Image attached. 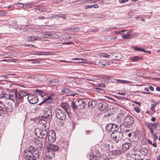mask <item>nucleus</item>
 <instances>
[{"instance_id":"f257e3e1","label":"nucleus","mask_w":160,"mask_h":160,"mask_svg":"<svg viewBox=\"0 0 160 160\" xmlns=\"http://www.w3.org/2000/svg\"><path fill=\"white\" fill-rule=\"evenodd\" d=\"M36 92H38L41 96L43 97V100L42 103H45L48 104V107L51 108H53L54 106L52 105L51 104L52 103V99L55 94L54 93H48L46 94H42V91L38 89H37L35 90Z\"/></svg>"},{"instance_id":"f03ea898","label":"nucleus","mask_w":160,"mask_h":160,"mask_svg":"<svg viewBox=\"0 0 160 160\" xmlns=\"http://www.w3.org/2000/svg\"><path fill=\"white\" fill-rule=\"evenodd\" d=\"M71 106L73 110L77 109H82L86 108V103L84 99H79L72 101Z\"/></svg>"},{"instance_id":"7ed1b4c3","label":"nucleus","mask_w":160,"mask_h":160,"mask_svg":"<svg viewBox=\"0 0 160 160\" xmlns=\"http://www.w3.org/2000/svg\"><path fill=\"white\" fill-rule=\"evenodd\" d=\"M111 137L112 138L113 143H117L122 139L123 134L122 132L119 131L115 132L111 134Z\"/></svg>"},{"instance_id":"20e7f679","label":"nucleus","mask_w":160,"mask_h":160,"mask_svg":"<svg viewBox=\"0 0 160 160\" xmlns=\"http://www.w3.org/2000/svg\"><path fill=\"white\" fill-rule=\"evenodd\" d=\"M67 112L64 110L60 108L57 109L56 110V115L59 119L64 120L67 117Z\"/></svg>"},{"instance_id":"39448f33","label":"nucleus","mask_w":160,"mask_h":160,"mask_svg":"<svg viewBox=\"0 0 160 160\" xmlns=\"http://www.w3.org/2000/svg\"><path fill=\"white\" fill-rule=\"evenodd\" d=\"M48 136L47 131L46 130L40 131L39 132L38 137L42 140H43V143H45Z\"/></svg>"},{"instance_id":"423d86ee","label":"nucleus","mask_w":160,"mask_h":160,"mask_svg":"<svg viewBox=\"0 0 160 160\" xmlns=\"http://www.w3.org/2000/svg\"><path fill=\"white\" fill-rule=\"evenodd\" d=\"M27 99L30 103L34 104L38 102V98L35 95H29Z\"/></svg>"},{"instance_id":"0eeeda50","label":"nucleus","mask_w":160,"mask_h":160,"mask_svg":"<svg viewBox=\"0 0 160 160\" xmlns=\"http://www.w3.org/2000/svg\"><path fill=\"white\" fill-rule=\"evenodd\" d=\"M43 114L44 116H43L47 118L50 119L52 117V110L48 108H45Z\"/></svg>"},{"instance_id":"6e6552de","label":"nucleus","mask_w":160,"mask_h":160,"mask_svg":"<svg viewBox=\"0 0 160 160\" xmlns=\"http://www.w3.org/2000/svg\"><path fill=\"white\" fill-rule=\"evenodd\" d=\"M24 156L25 159L28 160H37L34 158V155L32 152L29 151H26L25 152Z\"/></svg>"},{"instance_id":"1a4fd4ad","label":"nucleus","mask_w":160,"mask_h":160,"mask_svg":"<svg viewBox=\"0 0 160 160\" xmlns=\"http://www.w3.org/2000/svg\"><path fill=\"white\" fill-rule=\"evenodd\" d=\"M157 124L155 122L152 123L146 122L145 123V126L150 130V132H153L154 129H155L157 128Z\"/></svg>"},{"instance_id":"9d476101","label":"nucleus","mask_w":160,"mask_h":160,"mask_svg":"<svg viewBox=\"0 0 160 160\" xmlns=\"http://www.w3.org/2000/svg\"><path fill=\"white\" fill-rule=\"evenodd\" d=\"M121 151L119 150L110 151L108 153L109 157L112 159L115 158L118 155L120 154Z\"/></svg>"},{"instance_id":"9b49d317","label":"nucleus","mask_w":160,"mask_h":160,"mask_svg":"<svg viewBox=\"0 0 160 160\" xmlns=\"http://www.w3.org/2000/svg\"><path fill=\"white\" fill-rule=\"evenodd\" d=\"M34 142L37 146L38 149L40 150H42L44 145L45 143H43V140L42 141L38 139H35L34 140Z\"/></svg>"},{"instance_id":"f8f14e48","label":"nucleus","mask_w":160,"mask_h":160,"mask_svg":"<svg viewBox=\"0 0 160 160\" xmlns=\"http://www.w3.org/2000/svg\"><path fill=\"white\" fill-rule=\"evenodd\" d=\"M124 122L128 125L132 124L134 122L133 118L130 115L126 116L124 119Z\"/></svg>"},{"instance_id":"ddd939ff","label":"nucleus","mask_w":160,"mask_h":160,"mask_svg":"<svg viewBox=\"0 0 160 160\" xmlns=\"http://www.w3.org/2000/svg\"><path fill=\"white\" fill-rule=\"evenodd\" d=\"M132 140L133 141L136 142L138 141L141 137V132L138 131L132 132Z\"/></svg>"},{"instance_id":"4468645a","label":"nucleus","mask_w":160,"mask_h":160,"mask_svg":"<svg viewBox=\"0 0 160 160\" xmlns=\"http://www.w3.org/2000/svg\"><path fill=\"white\" fill-rule=\"evenodd\" d=\"M18 99L20 101L19 102H23V98L28 95V93L23 91H20L18 92Z\"/></svg>"},{"instance_id":"2eb2a0df","label":"nucleus","mask_w":160,"mask_h":160,"mask_svg":"<svg viewBox=\"0 0 160 160\" xmlns=\"http://www.w3.org/2000/svg\"><path fill=\"white\" fill-rule=\"evenodd\" d=\"M99 109L101 111H104L106 110L108 107V103L104 102H102L99 103L98 105Z\"/></svg>"},{"instance_id":"dca6fc26","label":"nucleus","mask_w":160,"mask_h":160,"mask_svg":"<svg viewBox=\"0 0 160 160\" xmlns=\"http://www.w3.org/2000/svg\"><path fill=\"white\" fill-rule=\"evenodd\" d=\"M41 38H50L53 36V35L51 33L49 32H44L39 33Z\"/></svg>"},{"instance_id":"f3484780","label":"nucleus","mask_w":160,"mask_h":160,"mask_svg":"<svg viewBox=\"0 0 160 160\" xmlns=\"http://www.w3.org/2000/svg\"><path fill=\"white\" fill-rule=\"evenodd\" d=\"M47 148L50 151L55 152L57 151L59 149V148L57 145L50 144L48 146Z\"/></svg>"},{"instance_id":"a211bd4d","label":"nucleus","mask_w":160,"mask_h":160,"mask_svg":"<svg viewBox=\"0 0 160 160\" xmlns=\"http://www.w3.org/2000/svg\"><path fill=\"white\" fill-rule=\"evenodd\" d=\"M60 106L67 113H68L69 111V105L66 103L63 102L62 103Z\"/></svg>"},{"instance_id":"6ab92c4d","label":"nucleus","mask_w":160,"mask_h":160,"mask_svg":"<svg viewBox=\"0 0 160 160\" xmlns=\"http://www.w3.org/2000/svg\"><path fill=\"white\" fill-rule=\"evenodd\" d=\"M36 76H36L35 80L36 81L43 82L46 79V77L44 75L36 74Z\"/></svg>"},{"instance_id":"aec40b11","label":"nucleus","mask_w":160,"mask_h":160,"mask_svg":"<svg viewBox=\"0 0 160 160\" xmlns=\"http://www.w3.org/2000/svg\"><path fill=\"white\" fill-rule=\"evenodd\" d=\"M16 86V85L14 84H12L10 85V88H8V90L12 93H17V88L15 87Z\"/></svg>"},{"instance_id":"412c9836","label":"nucleus","mask_w":160,"mask_h":160,"mask_svg":"<svg viewBox=\"0 0 160 160\" xmlns=\"http://www.w3.org/2000/svg\"><path fill=\"white\" fill-rule=\"evenodd\" d=\"M10 96V99L11 100L14 102H18V100H19L18 93L16 94H11Z\"/></svg>"},{"instance_id":"4be33fe9","label":"nucleus","mask_w":160,"mask_h":160,"mask_svg":"<svg viewBox=\"0 0 160 160\" xmlns=\"http://www.w3.org/2000/svg\"><path fill=\"white\" fill-rule=\"evenodd\" d=\"M53 133H52L51 135H49L48 137V140L51 143L54 142L56 140V137L54 132Z\"/></svg>"},{"instance_id":"5701e85b","label":"nucleus","mask_w":160,"mask_h":160,"mask_svg":"<svg viewBox=\"0 0 160 160\" xmlns=\"http://www.w3.org/2000/svg\"><path fill=\"white\" fill-rule=\"evenodd\" d=\"M40 29H32L28 28H23V31L24 32L27 31L28 32H31L32 34L34 33V32H39Z\"/></svg>"},{"instance_id":"b1692460","label":"nucleus","mask_w":160,"mask_h":160,"mask_svg":"<svg viewBox=\"0 0 160 160\" xmlns=\"http://www.w3.org/2000/svg\"><path fill=\"white\" fill-rule=\"evenodd\" d=\"M132 145V143L131 142L125 143L123 144L122 148L124 151H126L129 149Z\"/></svg>"},{"instance_id":"393cba45","label":"nucleus","mask_w":160,"mask_h":160,"mask_svg":"<svg viewBox=\"0 0 160 160\" xmlns=\"http://www.w3.org/2000/svg\"><path fill=\"white\" fill-rule=\"evenodd\" d=\"M109 65L108 62L105 59L101 60L99 63L98 65L100 67H103L104 66Z\"/></svg>"},{"instance_id":"a878e982","label":"nucleus","mask_w":160,"mask_h":160,"mask_svg":"<svg viewBox=\"0 0 160 160\" xmlns=\"http://www.w3.org/2000/svg\"><path fill=\"white\" fill-rule=\"evenodd\" d=\"M59 81L58 79L56 78L50 81L48 83L53 86H56L59 84Z\"/></svg>"},{"instance_id":"bb28decb","label":"nucleus","mask_w":160,"mask_h":160,"mask_svg":"<svg viewBox=\"0 0 160 160\" xmlns=\"http://www.w3.org/2000/svg\"><path fill=\"white\" fill-rule=\"evenodd\" d=\"M101 147L102 149L106 151H109L110 150V144H108L105 143L102 145L101 146Z\"/></svg>"},{"instance_id":"cd10ccee","label":"nucleus","mask_w":160,"mask_h":160,"mask_svg":"<svg viewBox=\"0 0 160 160\" xmlns=\"http://www.w3.org/2000/svg\"><path fill=\"white\" fill-rule=\"evenodd\" d=\"M117 109L116 108H110L107 111L108 116H110L115 114L116 112Z\"/></svg>"},{"instance_id":"c85d7f7f","label":"nucleus","mask_w":160,"mask_h":160,"mask_svg":"<svg viewBox=\"0 0 160 160\" xmlns=\"http://www.w3.org/2000/svg\"><path fill=\"white\" fill-rule=\"evenodd\" d=\"M130 157L135 160H139L140 159V156L137 153L131 154Z\"/></svg>"},{"instance_id":"c756f323","label":"nucleus","mask_w":160,"mask_h":160,"mask_svg":"<svg viewBox=\"0 0 160 160\" xmlns=\"http://www.w3.org/2000/svg\"><path fill=\"white\" fill-rule=\"evenodd\" d=\"M97 104V102L95 101H90L88 103V106L92 108H94Z\"/></svg>"},{"instance_id":"7c9ffc66","label":"nucleus","mask_w":160,"mask_h":160,"mask_svg":"<svg viewBox=\"0 0 160 160\" xmlns=\"http://www.w3.org/2000/svg\"><path fill=\"white\" fill-rule=\"evenodd\" d=\"M140 152L141 154L145 155L148 153V150L147 148L144 147L141 149Z\"/></svg>"},{"instance_id":"2f4dec72","label":"nucleus","mask_w":160,"mask_h":160,"mask_svg":"<svg viewBox=\"0 0 160 160\" xmlns=\"http://www.w3.org/2000/svg\"><path fill=\"white\" fill-rule=\"evenodd\" d=\"M46 118L42 116L41 119L39 121V123H41L42 125L44 126L45 127V126L44 125L46 124L47 121L46 120L44 119Z\"/></svg>"},{"instance_id":"473e14b6","label":"nucleus","mask_w":160,"mask_h":160,"mask_svg":"<svg viewBox=\"0 0 160 160\" xmlns=\"http://www.w3.org/2000/svg\"><path fill=\"white\" fill-rule=\"evenodd\" d=\"M112 133L115 132H118L117 131L118 129V126L116 124H112Z\"/></svg>"},{"instance_id":"72a5a7b5","label":"nucleus","mask_w":160,"mask_h":160,"mask_svg":"<svg viewBox=\"0 0 160 160\" xmlns=\"http://www.w3.org/2000/svg\"><path fill=\"white\" fill-rule=\"evenodd\" d=\"M6 112H11L13 110V108L11 105H8L7 106H5Z\"/></svg>"},{"instance_id":"f704fd0d","label":"nucleus","mask_w":160,"mask_h":160,"mask_svg":"<svg viewBox=\"0 0 160 160\" xmlns=\"http://www.w3.org/2000/svg\"><path fill=\"white\" fill-rule=\"evenodd\" d=\"M142 59V58L138 56H134L130 58V60L133 62L139 61L140 59Z\"/></svg>"},{"instance_id":"c9c22d12","label":"nucleus","mask_w":160,"mask_h":160,"mask_svg":"<svg viewBox=\"0 0 160 160\" xmlns=\"http://www.w3.org/2000/svg\"><path fill=\"white\" fill-rule=\"evenodd\" d=\"M112 124L110 123L107 125L106 126V129L107 131H108L109 132H112Z\"/></svg>"},{"instance_id":"e433bc0d","label":"nucleus","mask_w":160,"mask_h":160,"mask_svg":"<svg viewBox=\"0 0 160 160\" xmlns=\"http://www.w3.org/2000/svg\"><path fill=\"white\" fill-rule=\"evenodd\" d=\"M132 32V31L129 32H128L126 34L123 35H122L123 38L124 39H128L131 38L132 36L129 34V33Z\"/></svg>"},{"instance_id":"4c0bfd02","label":"nucleus","mask_w":160,"mask_h":160,"mask_svg":"<svg viewBox=\"0 0 160 160\" xmlns=\"http://www.w3.org/2000/svg\"><path fill=\"white\" fill-rule=\"evenodd\" d=\"M33 154L34 155V158L36 159L38 158L39 155V152L38 151V150L36 149L33 152Z\"/></svg>"},{"instance_id":"58836bf2","label":"nucleus","mask_w":160,"mask_h":160,"mask_svg":"<svg viewBox=\"0 0 160 160\" xmlns=\"http://www.w3.org/2000/svg\"><path fill=\"white\" fill-rule=\"evenodd\" d=\"M10 94H8L7 93H3L2 94H1L0 95V97L1 98H2L3 97L6 99H10Z\"/></svg>"},{"instance_id":"ea45409f","label":"nucleus","mask_w":160,"mask_h":160,"mask_svg":"<svg viewBox=\"0 0 160 160\" xmlns=\"http://www.w3.org/2000/svg\"><path fill=\"white\" fill-rule=\"evenodd\" d=\"M133 48L136 51H140L141 52H146V50L143 48H141L137 47H133Z\"/></svg>"},{"instance_id":"a19ab883","label":"nucleus","mask_w":160,"mask_h":160,"mask_svg":"<svg viewBox=\"0 0 160 160\" xmlns=\"http://www.w3.org/2000/svg\"><path fill=\"white\" fill-rule=\"evenodd\" d=\"M70 91V89L68 88H65L62 90V92L64 94H67Z\"/></svg>"},{"instance_id":"79ce46f5","label":"nucleus","mask_w":160,"mask_h":160,"mask_svg":"<svg viewBox=\"0 0 160 160\" xmlns=\"http://www.w3.org/2000/svg\"><path fill=\"white\" fill-rule=\"evenodd\" d=\"M6 113V111L3 107L0 106V116Z\"/></svg>"},{"instance_id":"37998d69","label":"nucleus","mask_w":160,"mask_h":160,"mask_svg":"<svg viewBox=\"0 0 160 160\" xmlns=\"http://www.w3.org/2000/svg\"><path fill=\"white\" fill-rule=\"evenodd\" d=\"M150 133H151L153 137L154 140V141H156V139H157L158 138V135L157 134L154 132V131H153V132H151Z\"/></svg>"},{"instance_id":"c03bdc74","label":"nucleus","mask_w":160,"mask_h":160,"mask_svg":"<svg viewBox=\"0 0 160 160\" xmlns=\"http://www.w3.org/2000/svg\"><path fill=\"white\" fill-rule=\"evenodd\" d=\"M27 40L28 41L33 42L37 40V39L36 38H33L32 37L29 36Z\"/></svg>"},{"instance_id":"a18cd8bd","label":"nucleus","mask_w":160,"mask_h":160,"mask_svg":"<svg viewBox=\"0 0 160 160\" xmlns=\"http://www.w3.org/2000/svg\"><path fill=\"white\" fill-rule=\"evenodd\" d=\"M36 76V74H30L29 76H27V78L34 79L35 80Z\"/></svg>"},{"instance_id":"49530a36","label":"nucleus","mask_w":160,"mask_h":160,"mask_svg":"<svg viewBox=\"0 0 160 160\" xmlns=\"http://www.w3.org/2000/svg\"><path fill=\"white\" fill-rule=\"evenodd\" d=\"M42 52H32V54L33 55H41L43 54H42Z\"/></svg>"},{"instance_id":"de8ad7c7","label":"nucleus","mask_w":160,"mask_h":160,"mask_svg":"<svg viewBox=\"0 0 160 160\" xmlns=\"http://www.w3.org/2000/svg\"><path fill=\"white\" fill-rule=\"evenodd\" d=\"M101 56L103 58H108L110 57V55L108 54L105 53H102L101 54Z\"/></svg>"},{"instance_id":"09e8293b","label":"nucleus","mask_w":160,"mask_h":160,"mask_svg":"<svg viewBox=\"0 0 160 160\" xmlns=\"http://www.w3.org/2000/svg\"><path fill=\"white\" fill-rule=\"evenodd\" d=\"M28 149H30L29 152H32L33 153V152L36 149L34 147L31 146L29 147Z\"/></svg>"},{"instance_id":"8fccbe9b","label":"nucleus","mask_w":160,"mask_h":160,"mask_svg":"<svg viewBox=\"0 0 160 160\" xmlns=\"http://www.w3.org/2000/svg\"><path fill=\"white\" fill-rule=\"evenodd\" d=\"M8 58V61L10 60V61H12L13 62H16V61H18L17 59L15 60H13L12 59V58L11 57H4L3 58Z\"/></svg>"},{"instance_id":"3c124183","label":"nucleus","mask_w":160,"mask_h":160,"mask_svg":"<svg viewBox=\"0 0 160 160\" xmlns=\"http://www.w3.org/2000/svg\"><path fill=\"white\" fill-rule=\"evenodd\" d=\"M157 105V103H154L152 104L151 105V110L152 111H153L154 109L155 108V107L156 106V105Z\"/></svg>"},{"instance_id":"603ef678","label":"nucleus","mask_w":160,"mask_h":160,"mask_svg":"<svg viewBox=\"0 0 160 160\" xmlns=\"http://www.w3.org/2000/svg\"><path fill=\"white\" fill-rule=\"evenodd\" d=\"M116 55L117 54L116 53L115 54ZM117 56H116V59H119L121 58H122V56L119 53H117Z\"/></svg>"},{"instance_id":"864d4df0","label":"nucleus","mask_w":160,"mask_h":160,"mask_svg":"<svg viewBox=\"0 0 160 160\" xmlns=\"http://www.w3.org/2000/svg\"><path fill=\"white\" fill-rule=\"evenodd\" d=\"M93 8V5H86L85 6V9H87L88 8Z\"/></svg>"},{"instance_id":"5fc2aeb1","label":"nucleus","mask_w":160,"mask_h":160,"mask_svg":"<svg viewBox=\"0 0 160 160\" xmlns=\"http://www.w3.org/2000/svg\"><path fill=\"white\" fill-rule=\"evenodd\" d=\"M134 110L137 113H139L140 111V110L138 107H135L134 108Z\"/></svg>"},{"instance_id":"6e6d98bb","label":"nucleus","mask_w":160,"mask_h":160,"mask_svg":"<svg viewBox=\"0 0 160 160\" xmlns=\"http://www.w3.org/2000/svg\"><path fill=\"white\" fill-rule=\"evenodd\" d=\"M97 86L99 87H105V84L103 83L98 84Z\"/></svg>"},{"instance_id":"4d7b16f0","label":"nucleus","mask_w":160,"mask_h":160,"mask_svg":"<svg viewBox=\"0 0 160 160\" xmlns=\"http://www.w3.org/2000/svg\"><path fill=\"white\" fill-rule=\"evenodd\" d=\"M80 28L78 27H76L74 28V31L75 32H78L80 30Z\"/></svg>"},{"instance_id":"13d9d810","label":"nucleus","mask_w":160,"mask_h":160,"mask_svg":"<svg viewBox=\"0 0 160 160\" xmlns=\"http://www.w3.org/2000/svg\"><path fill=\"white\" fill-rule=\"evenodd\" d=\"M106 39L108 41H111L112 40L111 36H107L106 37Z\"/></svg>"},{"instance_id":"bf43d9fd","label":"nucleus","mask_w":160,"mask_h":160,"mask_svg":"<svg viewBox=\"0 0 160 160\" xmlns=\"http://www.w3.org/2000/svg\"><path fill=\"white\" fill-rule=\"evenodd\" d=\"M129 0H119V2L120 3H123L128 1Z\"/></svg>"},{"instance_id":"052dcab7","label":"nucleus","mask_w":160,"mask_h":160,"mask_svg":"<svg viewBox=\"0 0 160 160\" xmlns=\"http://www.w3.org/2000/svg\"><path fill=\"white\" fill-rule=\"evenodd\" d=\"M126 94V92H118V95H124Z\"/></svg>"},{"instance_id":"680f3d73","label":"nucleus","mask_w":160,"mask_h":160,"mask_svg":"<svg viewBox=\"0 0 160 160\" xmlns=\"http://www.w3.org/2000/svg\"><path fill=\"white\" fill-rule=\"evenodd\" d=\"M92 132V131L89 130H86V133L87 135L90 134Z\"/></svg>"},{"instance_id":"e2e57ef3","label":"nucleus","mask_w":160,"mask_h":160,"mask_svg":"<svg viewBox=\"0 0 160 160\" xmlns=\"http://www.w3.org/2000/svg\"><path fill=\"white\" fill-rule=\"evenodd\" d=\"M118 80L120 82V83L121 84H125V80Z\"/></svg>"},{"instance_id":"0e129e2a","label":"nucleus","mask_w":160,"mask_h":160,"mask_svg":"<svg viewBox=\"0 0 160 160\" xmlns=\"http://www.w3.org/2000/svg\"><path fill=\"white\" fill-rule=\"evenodd\" d=\"M125 84H131L132 83V82L131 81H126L125 80Z\"/></svg>"},{"instance_id":"69168bd1","label":"nucleus","mask_w":160,"mask_h":160,"mask_svg":"<svg viewBox=\"0 0 160 160\" xmlns=\"http://www.w3.org/2000/svg\"><path fill=\"white\" fill-rule=\"evenodd\" d=\"M39 10L41 12H46L47 11V9L45 8H40Z\"/></svg>"},{"instance_id":"338daca9","label":"nucleus","mask_w":160,"mask_h":160,"mask_svg":"<svg viewBox=\"0 0 160 160\" xmlns=\"http://www.w3.org/2000/svg\"><path fill=\"white\" fill-rule=\"evenodd\" d=\"M156 118L154 117H152L151 118V121L152 122H154V121H156Z\"/></svg>"},{"instance_id":"774afa93","label":"nucleus","mask_w":160,"mask_h":160,"mask_svg":"<svg viewBox=\"0 0 160 160\" xmlns=\"http://www.w3.org/2000/svg\"><path fill=\"white\" fill-rule=\"evenodd\" d=\"M157 160H160V155H158L156 157Z\"/></svg>"}]
</instances>
